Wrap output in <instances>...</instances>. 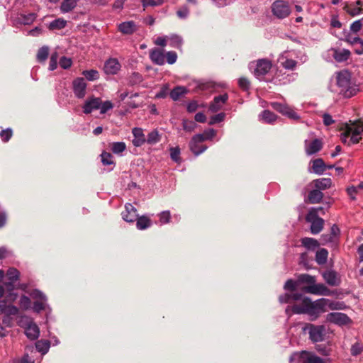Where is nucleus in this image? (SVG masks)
I'll use <instances>...</instances> for the list:
<instances>
[{
	"label": "nucleus",
	"instance_id": "1",
	"mask_svg": "<svg viewBox=\"0 0 363 363\" xmlns=\"http://www.w3.org/2000/svg\"><path fill=\"white\" fill-rule=\"evenodd\" d=\"M328 300L325 298L319 299L312 302L308 298H303L301 304H295L292 306V311L296 314H308L311 320H315L319 315L325 311V306Z\"/></svg>",
	"mask_w": 363,
	"mask_h": 363
},
{
	"label": "nucleus",
	"instance_id": "2",
	"mask_svg": "<svg viewBox=\"0 0 363 363\" xmlns=\"http://www.w3.org/2000/svg\"><path fill=\"white\" fill-rule=\"evenodd\" d=\"M337 86L339 93L345 98H350L359 91L358 86L351 82V74L348 71L343 70L337 74Z\"/></svg>",
	"mask_w": 363,
	"mask_h": 363
},
{
	"label": "nucleus",
	"instance_id": "3",
	"mask_svg": "<svg viewBox=\"0 0 363 363\" xmlns=\"http://www.w3.org/2000/svg\"><path fill=\"white\" fill-rule=\"evenodd\" d=\"M297 279L298 284H308L303 288L306 293L319 296H330L331 294L330 290L323 284H315L316 279L313 276L302 274L298 277Z\"/></svg>",
	"mask_w": 363,
	"mask_h": 363
},
{
	"label": "nucleus",
	"instance_id": "4",
	"mask_svg": "<svg viewBox=\"0 0 363 363\" xmlns=\"http://www.w3.org/2000/svg\"><path fill=\"white\" fill-rule=\"evenodd\" d=\"M113 108V104L111 101H102L100 97L94 96L88 97L82 106L83 113L89 114L96 110H100L101 114H104Z\"/></svg>",
	"mask_w": 363,
	"mask_h": 363
},
{
	"label": "nucleus",
	"instance_id": "5",
	"mask_svg": "<svg viewBox=\"0 0 363 363\" xmlns=\"http://www.w3.org/2000/svg\"><path fill=\"white\" fill-rule=\"evenodd\" d=\"M363 132V126L352 125L347 126L344 133L340 135L342 143L348 145L358 143L361 140V134Z\"/></svg>",
	"mask_w": 363,
	"mask_h": 363
},
{
	"label": "nucleus",
	"instance_id": "6",
	"mask_svg": "<svg viewBox=\"0 0 363 363\" xmlns=\"http://www.w3.org/2000/svg\"><path fill=\"white\" fill-rule=\"evenodd\" d=\"M303 331L304 333L308 332L309 339L313 342H319L325 340V327L323 325L306 323L303 327Z\"/></svg>",
	"mask_w": 363,
	"mask_h": 363
},
{
	"label": "nucleus",
	"instance_id": "7",
	"mask_svg": "<svg viewBox=\"0 0 363 363\" xmlns=\"http://www.w3.org/2000/svg\"><path fill=\"white\" fill-rule=\"evenodd\" d=\"M20 325L25 328V333L28 339L34 340L39 337V328L30 318L28 316L21 317Z\"/></svg>",
	"mask_w": 363,
	"mask_h": 363
},
{
	"label": "nucleus",
	"instance_id": "8",
	"mask_svg": "<svg viewBox=\"0 0 363 363\" xmlns=\"http://www.w3.org/2000/svg\"><path fill=\"white\" fill-rule=\"evenodd\" d=\"M316 209H309L306 220L311 223L310 230L313 235L318 234L323 229L324 220L317 216Z\"/></svg>",
	"mask_w": 363,
	"mask_h": 363
},
{
	"label": "nucleus",
	"instance_id": "9",
	"mask_svg": "<svg viewBox=\"0 0 363 363\" xmlns=\"http://www.w3.org/2000/svg\"><path fill=\"white\" fill-rule=\"evenodd\" d=\"M205 140L204 135L202 134H196L193 136L190 143L189 147L191 151L196 156L203 152L206 149L207 146L200 145Z\"/></svg>",
	"mask_w": 363,
	"mask_h": 363
},
{
	"label": "nucleus",
	"instance_id": "10",
	"mask_svg": "<svg viewBox=\"0 0 363 363\" xmlns=\"http://www.w3.org/2000/svg\"><path fill=\"white\" fill-rule=\"evenodd\" d=\"M272 12L279 18H284L290 14V9L288 4L282 0L274 2Z\"/></svg>",
	"mask_w": 363,
	"mask_h": 363
},
{
	"label": "nucleus",
	"instance_id": "11",
	"mask_svg": "<svg viewBox=\"0 0 363 363\" xmlns=\"http://www.w3.org/2000/svg\"><path fill=\"white\" fill-rule=\"evenodd\" d=\"M272 68V62L266 59H261L257 61L254 68V74L259 78L267 74Z\"/></svg>",
	"mask_w": 363,
	"mask_h": 363
},
{
	"label": "nucleus",
	"instance_id": "12",
	"mask_svg": "<svg viewBox=\"0 0 363 363\" xmlns=\"http://www.w3.org/2000/svg\"><path fill=\"white\" fill-rule=\"evenodd\" d=\"M87 84L82 77H77L72 82V89L77 99H83L86 93Z\"/></svg>",
	"mask_w": 363,
	"mask_h": 363
},
{
	"label": "nucleus",
	"instance_id": "13",
	"mask_svg": "<svg viewBox=\"0 0 363 363\" xmlns=\"http://www.w3.org/2000/svg\"><path fill=\"white\" fill-rule=\"evenodd\" d=\"M327 320L329 322L340 326L348 325L351 322L350 318L346 314L340 312L328 313L327 315Z\"/></svg>",
	"mask_w": 363,
	"mask_h": 363
},
{
	"label": "nucleus",
	"instance_id": "14",
	"mask_svg": "<svg viewBox=\"0 0 363 363\" xmlns=\"http://www.w3.org/2000/svg\"><path fill=\"white\" fill-rule=\"evenodd\" d=\"M323 142L320 139L315 138L311 141H304L305 152L307 155H313L318 152L323 148Z\"/></svg>",
	"mask_w": 363,
	"mask_h": 363
},
{
	"label": "nucleus",
	"instance_id": "15",
	"mask_svg": "<svg viewBox=\"0 0 363 363\" xmlns=\"http://www.w3.org/2000/svg\"><path fill=\"white\" fill-rule=\"evenodd\" d=\"M123 219L128 223H133L138 218L137 209L130 203L125 205V210L121 213Z\"/></svg>",
	"mask_w": 363,
	"mask_h": 363
},
{
	"label": "nucleus",
	"instance_id": "16",
	"mask_svg": "<svg viewBox=\"0 0 363 363\" xmlns=\"http://www.w3.org/2000/svg\"><path fill=\"white\" fill-rule=\"evenodd\" d=\"M323 277L325 282L332 286H337L340 284L341 279L339 274L333 270H327L323 273Z\"/></svg>",
	"mask_w": 363,
	"mask_h": 363
},
{
	"label": "nucleus",
	"instance_id": "17",
	"mask_svg": "<svg viewBox=\"0 0 363 363\" xmlns=\"http://www.w3.org/2000/svg\"><path fill=\"white\" fill-rule=\"evenodd\" d=\"M118 30L123 35H132L138 30V26L133 21H124L118 25Z\"/></svg>",
	"mask_w": 363,
	"mask_h": 363
},
{
	"label": "nucleus",
	"instance_id": "18",
	"mask_svg": "<svg viewBox=\"0 0 363 363\" xmlns=\"http://www.w3.org/2000/svg\"><path fill=\"white\" fill-rule=\"evenodd\" d=\"M104 69L108 74H116L121 69V64L117 59L110 58L106 61Z\"/></svg>",
	"mask_w": 363,
	"mask_h": 363
},
{
	"label": "nucleus",
	"instance_id": "19",
	"mask_svg": "<svg viewBox=\"0 0 363 363\" xmlns=\"http://www.w3.org/2000/svg\"><path fill=\"white\" fill-rule=\"evenodd\" d=\"M228 99V95L227 94L215 96L213 102L209 106V110L211 112L218 111L220 109H221L223 105L225 104Z\"/></svg>",
	"mask_w": 363,
	"mask_h": 363
},
{
	"label": "nucleus",
	"instance_id": "20",
	"mask_svg": "<svg viewBox=\"0 0 363 363\" xmlns=\"http://www.w3.org/2000/svg\"><path fill=\"white\" fill-rule=\"evenodd\" d=\"M152 62L158 65H163L165 62V55L163 50L153 49L150 52Z\"/></svg>",
	"mask_w": 363,
	"mask_h": 363
},
{
	"label": "nucleus",
	"instance_id": "21",
	"mask_svg": "<svg viewBox=\"0 0 363 363\" xmlns=\"http://www.w3.org/2000/svg\"><path fill=\"white\" fill-rule=\"evenodd\" d=\"M134 136L133 144L135 147H140L146 142V138L143 133V129L140 128H134L132 130Z\"/></svg>",
	"mask_w": 363,
	"mask_h": 363
},
{
	"label": "nucleus",
	"instance_id": "22",
	"mask_svg": "<svg viewBox=\"0 0 363 363\" xmlns=\"http://www.w3.org/2000/svg\"><path fill=\"white\" fill-rule=\"evenodd\" d=\"M333 57L338 62H343L347 60L351 52L347 49H333Z\"/></svg>",
	"mask_w": 363,
	"mask_h": 363
},
{
	"label": "nucleus",
	"instance_id": "23",
	"mask_svg": "<svg viewBox=\"0 0 363 363\" xmlns=\"http://www.w3.org/2000/svg\"><path fill=\"white\" fill-rule=\"evenodd\" d=\"M302 363H325L323 359L307 351H301Z\"/></svg>",
	"mask_w": 363,
	"mask_h": 363
},
{
	"label": "nucleus",
	"instance_id": "24",
	"mask_svg": "<svg viewBox=\"0 0 363 363\" xmlns=\"http://www.w3.org/2000/svg\"><path fill=\"white\" fill-rule=\"evenodd\" d=\"M313 172L318 175L323 174L326 169V165L321 158H318L312 161Z\"/></svg>",
	"mask_w": 363,
	"mask_h": 363
},
{
	"label": "nucleus",
	"instance_id": "25",
	"mask_svg": "<svg viewBox=\"0 0 363 363\" xmlns=\"http://www.w3.org/2000/svg\"><path fill=\"white\" fill-rule=\"evenodd\" d=\"M79 0H63L60 5V11L62 13L72 11L77 5Z\"/></svg>",
	"mask_w": 363,
	"mask_h": 363
},
{
	"label": "nucleus",
	"instance_id": "26",
	"mask_svg": "<svg viewBox=\"0 0 363 363\" xmlns=\"http://www.w3.org/2000/svg\"><path fill=\"white\" fill-rule=\"evenodd\" d=\"M313 184L317 189L321 191L330 188L332 184V181L330 178H320L315 179Z\"/></svg>",
	"mask_w": 363,
	"mask_h": 363
},
{
	"label": "nucleus",
	"instance_id": "27",
	"mask_svg": "<svg viewBox=\"0 0 363 363\" xmlns=\"http://www.w3.org/2000/svg\"><path fill=\"white\" fill-rule=\"evenodd\" d=\"M323 197V194L321 191L316 189L309 192L308 199L311 203H318L321 201Z\"/></svg>",
	"mask_w": 363,
	"mask_h": 363
},
{
	"label": "nucleus",
	"instance_id": "28",
	"mask_svg": "<svg viewBox=\"0 0 363 363\" xmlns=\"http://www.w3.org/2000/svg\"><path fill=\"white\" fill-rule=\"evenodd\" d=\"M37 18V14L35 13H29L27 14L21 13L19 15V22L23 25H30L34 22V21Z\"/></svg>",
	"mask_w": 363,
	"mask_h": 363
},
{
	"label": "nucleus",
	"instance_id": "29",
	"mask_svg": "<svg viewBox=\"0 0 363 363\" xmlns=\"http://www.w3.org/2000/svg\"><path fill=\"white\" fill-rule=\"evenodd\" d=\"M151 220L145 216L137 218L136 226L139 230H145L151 226Z\"/></svg>",
	"mask_w": 363,
	"mask_h": 363
},
{
	"label": "nucleus",
	"instance_id": "30",
	"mask_svg": "<svg viewBox=\"0 0 363 363\" xmlns=\"http://www.w3.org/2000/svg\"><path fill=\"white\" fill-rule=\"evenodd\" d=\"M259 116L262 121L267 123H273L277 118V115L269 110L263 111Z\"/></svg>",
	"mask_w": 363,
	"mask_h": 363
},
{
	"label": "nucleus",
	"instance_id": "31",
	"mask_svg": "<svg viewBox=\"0 0 363 363\" xmlns=\"http://www.w3.org/2000/svg\"><path fill=\"white\" fill-rule=\"evenodd\" d=\"M187 92L186 89L184 86H176L170 91V97L174 101H177L179 99L184 95Z\"/></svg>",
	"mask_w": 363,
	"mask_h": 363
},
{
	"label": "nucleus",
	"instance_id": "32",
	"mask_svg": "<svg viewBox=\"0 0 363 363\" xmlns=\"http://www.w3.org/2000/svg\"><path fill=\"white\" fill-rule=\"evenodd\" d=\"M344 10L353 17L363 13V9L361 7L356 6L354 4L346 5Z\"/></svg>",
	"mask_w": 363,
	"mask_h": 363
},
{
	"label": "nucleus",
	"instance_id": "33",
	"mask_svg": "<svg viewBox=\"0 0 363 363\" xmlns=\"http://www.w3.org/2000/svg\"><path fill=\"white\" fill-rule=\"evenodd\" d=\"M301 244L308 250H315L319 246L318 242L312 238H303L301 239Z\"/></svg>",
	"mask_w": 363,
	"mask_h": 363
},
{
	"label": "nucleus",
	"instance_id": "34",
	"mask_svg": "<svg viewBox=\"0 0 363 363\" xmlns=\"http://www.w3.org/2000/svg\"><path fill=\"white\" fill-rule=\"evenodd\" d=\"M6 275L10 282L6 283V286H12L13 283L17 281L19 278V272L15 268H9L7 271Z\"/></svg>",
	"mask_w": 363,
	"mask_h": 363
},
{
	"label": "nucleus",
	"instance_id": "35",
	"mask_svg": "<svg viewBox=\"0 0 363 363\" xmlns=\"http://www.w3.org/2000/svg\"><path fill=\"white\" fill-rule=\"evenodd\" d=\"M160 140V136L159 135V133L157 130H153L152 131L150 132L146 138V142L147 143L150 145H154L158 143Z\"/></svg>",
	"mask_w": 363,
	"mask_h": 363
},
{
	"label": "nucleus",
	"instance_id": "36",
	"mask_svg": "<svg viewBox=\"0 0 363 363\" xmlns=\"http://www.w3.org/2000/svg\"><path fill=\"white\" fill-rule=\"evenodd\" d=\"M66 25L67 21L65 20L63 18H57L50 22L48 28L50 30L62 29Z\"/></svg>",
	"mask_w": 363,
	"mask_h": 363
},
{
	"label": "nucleus",
	"instance_id": "37",
	"mask_svg": "<svg viewBox=\"0 0 363 363\" xmlns=\"http://www.w3.org/2000/svg\"><path fill=\"white\" fill-rule=\"evenodd\" d=\"M50 341L48 340H38L35 343L36 350L42 354H45L48 352L50 348Z\"/></svg>",
	"mask_w": 363,
	"mask_h": 363
},
{
	"label": "nucleus",
	"instance_id": "38",
	"mask_svg": "<svg viewBox=\"0 0 363 363\" xmlns=\"http://www.w3.org/2000/svg\"><path fill=\"white\" fill-rule=\"evenodd\" d=\"M328 252L325 249H320L317 251L315 255V261L319 264H323L326 262Z\"/></svg>",
	"mask_w": 363,
	"mask_h": 363
},
{
	"label": "nucleus",
	"instance_id": "39",
	"mask_svg": "<svg viewBox=\"0 0 363 363\" xmlns=\"http://www.w3.org/2000/svg\"><path fill=\"white\" fill-rule=\"evenodd\" d=\"M111 149L114 154L119 155L126 149V145L124 142H114L111 143Z\"/></svg>",
	"mask_w": 363,
	"mask_h": 363
},
{
	"label": "nucleus",
	"instance_id": "40",
	"mask_svg": "<svg viewBox=\"0 0 363 363\" xmlns=\"http://www.w3.org/2000/svg\"><path fill=\"white\" fill-rule=\"evenodd\" d=\"M82 74L89 81H95L99 78V73L95 69L84 70L83 71Z\"/></svg>",
	"mask_w": 363,
	"mask_h": 363
},
{
	"label": "nucleus",
	"instance_id": "41",
	"mask_svg": "<svg viewBox=\"0 0 363 363\" xmlns=\"http://www.w3.org/2000/svg\"><path fill=\"white\" fill-rule=\"evenodd\" d=\"M49 48L47 46L40 48L37 53V59L39 62H44L48 57Z\"/></svg>",
	"mask_w": 363,
	"mask_h": 363
},
{
	"label": "nucleus",
	"instance_id": "42",
	"mask_svg": "<svg viewBox=\"0 0 363 363\" xmlns=\"http://www.w3.org/2000/svg\"><path fill=\"white\" fill-rule=\"evenodd\" d=\"M169 40L171 46L176 48H181L182 45V39L180 36L177 35H172V36H170Z\"/></svg>",
	"mask_w": 363,
	"mask_h": 363
},
{
	"label": "nucleus",
	"instance_id": "43",
	"mask_svg": "<svg viewBox=\"0 0 363 363\" xmlns=\"http://www.w3.org/2000/svg\"><path fill=\"white\" fill-rule=\"evenodd\" d=\"M363 18L362 19L354 21L350 27V31L353 33H357L362 28L363 23Z\"/></svg>",
	"mask_w": 363,
	"mask_h": 363
},
{
	"label": "nucleus",
	"instance_id": "44",
	"mask_svg": "<svg viewBox=\"0 0 363 363\" xmlns=\"http://www.w3.org/2000/svg\"><path fill=\"white\" fill-rule=\"evenodd\" d=\"M297 62L292 59L286 58L281 62L282 67L286 69L294 70L296 66Z\"/></svg>",
	"mask_w": 363,
	"mask_h": 363
},
{
	"label": "nucleus",
	"instance_id": "45",
	"mask_svg": "<svg viewBox=\"0 0 363 363\" xmlns=\"http://www.w3.org/2000/svg\"><path fill=\"white\" fill-rule=\"evenodd\" d=\"M101 162L104 165H109L112 164L113 163V161L112 160V155L111 153L104 151L101 155Z\"/></svg>",
	"mask_w": 363,
	"mask_h": 363
},
{
	"label": "nucleus",
	"instance_id": "46",
	"mask_svg": "<svg viewBox=\"0 0 363 363\" xmlns=\"http://www.w3.org/2000/svg\"><path fill=\"white\" fill-rule=\"evenodd\" d=\"M180 148L179 147H172L170 148V157L171 159L176 162H180Z\"/></svg>",
	"mask_w": 363,
	"mask_h": 363
},
{
	"label": "nucleus",
	"instance_id": "47",
	"mask_svg": "<svg viewBox=\"0 0 363 363\" xmlns=\"http://www.w3.org/2000/svg\"><path fill=\"white\" fill-rule=\"evenodd\" d=\"M143 7L156 6L163 4L164 0H141Z\"/></svg>",
	"mask_w": 363,
	"mask_h": 363
},
{
	"label": "nucleus",
	"instance_id": "48",
	"mask_svg": "<svg viewBox=\"0 0 363 363\" xmlns=\"http://www.w3.org/2000/svg\"><path fill=\"white\" fill-rule=\"evenodd\" d=\"M362 351H363V346L359 342H356V343L353 344L352 345L351 350H350L351 354L352 356H357V355L360 354Z\"/></svg>",
	"mask_w": 363,
	"mask_h": 363
},
{
	"label": "nucleus",
	"instance_id": "49",
	"mask_svg": "<svg viewBox=\"0 0 363 363\" xmlns=\"http://www.w3.org/2000/svg\"><path fill=\"white\" fill-rule=\"evenodd\" d=\"M160 222L161 224H166L169 223L171 214L169 211H164L159 214Z\"/></svg>",
	"mask_w": 363,
	"mask_h": 363
},
{
	"label": "nucleus",
	"instance_id": "50",
	"mask_svg": "<svg viewBox=\"0 0 363 363\" xmlns=\"http://www.w3.org/2000/svg\"><path fill=\"white\" fill-rule=\"evenodd\" d=\"M182 125H183L184 130H186V132H189V133L192 132L196 126V124L195 122H194L192 121H186V120L183 121Z\"/></svg>",
	"mask_w": 363,
	"mask_h": 363
},
{
	"label": "nucleus",
	"instance_id": "51",
	"mask_svg": "<svg viewBox=\"0 0 363 363\" xmlns=\"http://www.w3.org/2000/svg\"><path fill=\"white\" fill-rule=\"evenodd\" d=\"M30 300L28 296L25 295L21 296L19 300V304L23 309H28L30 307Z\"/></svg>",
	"mask_w": 363,
	"mask_h": 363
},
{
	"label": "nucleus",
	"instance_id": "52",
	"mask_svg": "<svg viewBox=\"0 0 363 363\" xmlns=\"http://www.w3.org/2000/svg\"><path fill=\"white\" fill-rule=\"evenodd\" d=\"M57 58H58V55H57V53L56 52H53L51 55V57H50V62H49V69L50 70L53 71V70H55L57 68Z\"/></svg>",
	"mask_w": 363,
	"mask_h": 363
},
{
	"label": "nucleus",
	"instance_id": "53",
	"mask_svg": "<svg viewBox=\"0 0 363 363\" xmlns=\"http://www.w3.org/2000/svg\"><path fill=\"white\" fill-rule=\"evenodd\" d=\"M30 296L34 299H38L40 301H47V298L45 295L38 289L33 290L31 292Z\"/></svg>",
	"mask_w": 363,
	"mask_h": 363
},
{
	"label": "nucleus",
	"instance_id": "54",
	"mask_svg": "<svg viewBox=\"0 0 363 363\" xmlns=\"http://www.w3.org/2000/svg\"><path fill=\"white\" fill-rule=\"evenodd\" d=\"M272 106L275 110L280 112L281 113H282L284 116L286 114L287 111L289 108V106H287L284 104H279V103H274L272 104Z\"/></svg>",
	"mask_w": 363,
	"mask_h": 363
},
{
	"label": "nucleus",
	"instance_id": "55",
	"mask_svg": "<svg viewBox=\"0 0 363 363\" xmlns=\"http://www.w3.org/2000/svg\"><path fill=\"white\" fill-rule=\"evenodd\" d=\"M12 136V130L7 128L0 132V138L4 142H8Z\"/></svg>",
	"mask_w": 363,
	"mask_h": 363
},
{
	"label": "nucleus",
	"instance_id": "56",
	"mask_svg": "<svg viewBox=\"0 0 363 363\" xmlns=\"http://www.w3.org/2000/svg\"><path fill=\"white\" fill-rule=\"evenodd\" d=\"M363 39L359 37H353L350 33L347 34L345 38V41L352 46H356L357 43H359Z\"/></svg>",
	"mask_w": 363,
	"mask_h": 363
},
{
	"label": "nucleus",
	"instance_id": "57",
	"mask_svg": "<svg viewBox=\"0 0 363 363\" xmlns=\"http://www.w3.org/2000/svg\"><path fill=\"white\" fill-rule=\"evenodd\" d=\"M18 311L19 310L16 306L6 304L4 314L9 316L16 315L18 314Z\"/></svg>",
	"mask_w": 363,
	"mask_h": 363
},
{
	"label": "nucleus",
	"instance_id": "58",
	"mask_svg": "<svg viewBox=\"0 0 363 363\" xmlns=\"http://www.w3.org/2000/svg\"><path fill=\"white\" fill-rule=\"evenodd\" d=\"M72 60L66 57H62L60 59L59 65L63 69H68L72 65Z\"/></svg>",
	"mask_w": 363,
	"mask_h": 363
},
{
	"label": "nucleus",
	"instance_id": "59",
	"mask_svg": "<svg viewBox=\"0 0 363 363\" xmlns=\"http://www.w3.org/2000/svg\"><path fill=\"white\" fill-rule=\"evenodd\" d=\"M165 57L168 64L173 65L177 60V55L174 51H169L167 52Z\"/></svg>",
	"mask_w": 363,
	"mask_h": 363
},
{
	"label": "nucleus",
	"instance_id": "60",
	"mask_svg": "<svg viewBox=\"0 0 363 363\" xmlns=\"http://www.w3.org/2000/svg\"><path fill=\"white\" fill-rule=\"evenodd\" d=\"M358 186H351L347 188V193L350 196V199L354 201L356 200V195L358 192Z\"/></svg>",
	"mask_w": 363,
	"mask_h": 363
},
{
	"label": "nucleus",
	"instance_id": "61",
	"mask_svg": "<svg viewBox=\"0 0 363 363\" xmlns=\"http://www.w3.org/2000/svg\"><path fill=\"white\" fill-rule=\"evenodd\" d=\"M225 117V114L224 113H220L216 114L211 118L209 124L213 125L216 123H220L224 120Z\"/></svg>",
	"mask_w": 363,
	"mask_h": 363
},
{
	"label": "nucleus",
	"instance_id": "62",
	"mask_svg": "<svg viewBox=\"0 0 363 363\" xmlns=\"http://www.w3.org/2000/svg\"><path fill=\"white\" fill-rule=\"evenodd\" d=\"M46 306V301H36L33 303V311L36 313H40L41 311L44 310Z\"/></svg>",
	"mask_w": 363,
	"mask_h": 363
},
{
	"label": "nucleus",
	"instance_id": "63",
	"mask_svg": "<svg viewBox=\"0 0 363 363\" xmlns=\"http://www.w3.org/2000/svg\"><path fill=\"white\" fill-rule=\"evenodd\" d=\"M238 84L239 86L245 91L248 90L250 86L249 80L245 77H240L238 79Z\"/></svg>",
	"mask_w": 363,
	"mask_h": 363
},
{
	"label": "nucleus",
	"instance_id": "64",
	"mask_svg": "<svg viewBox=\"0 0 363 363\" xmlns=\"http://www.w3.org/2000/svg\"><path fill=\"white\" fill-rule=\"evenodd\" d=\"M298 284V279L296 281H294L292 279H289L286 281V282L284 284V289L286 290L294 291L296 289Z\"/></svg>",
	"mask_w": 363,
	"mask_h": 363
}]
</instances>
